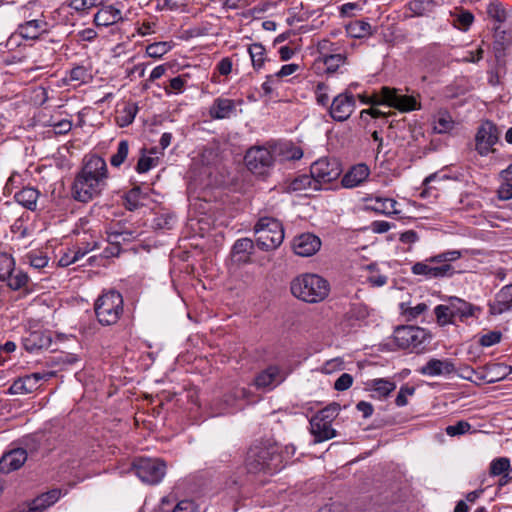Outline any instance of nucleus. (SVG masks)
I'll use <instances>...</instances> for the list:
<instances>
[{
  "label": "nucleus",
  "instance_id": "50",
  "mask_svg": "<svg viewBox=\"0 0 512 512\" xmlns=\"http://www.w3.org/2000/svg\"><path fill=\"white\" fill-rule=\"evenodd\" d=\"M471 428L470 424L465 421H459L455 425H449L446 427V433L449 436L461 435L469 431Z\"/></svg>",
  "mask_w": 512,
  "mask_h": 512
},
{
  "label": "nucleus",
  "instance_id": "42",
  "mask_svg": "<svg viewBox=\"0 0 512 512\" xmlns=\"http://www.w3.org/2000/svg\"><path fill=\"white\" fill-rule=\"evenodd\" d=\"M129 152V143L127 140H121L118 144L117 152L111 156L110 163L113 167L121 166L126 160Z\"/></svg>",
  "mask_w": 512,
  "mask_h": 512
},
{
  "label": "nucleus",
  "instance_id": "56",
  "mask_svg": "<svg viewBox=\"0 0 512 512\" xmlns=\"http://www.w3.org/2000/svg\"><path fill=\"white\" fill-rule=\"evenodd\" d=\"M69 77L71 81L84 83L87 77V70L83 66H76L70 70Z\"/></svg>",
  "mask_w": 512,
  "mask_h": 512
},
{
  "label": "nucleus",
  "instance_id": "6",
  "mask_svg": "<svg viewBox=\"0 0 512 512\" xmlns=\"http://www.w3.org/2000/svg\"><path fill=\"white\" fill-rule=\"evenodd\" d=\"M257 234L256 243L261 250H274L284 240L282 223L271 217H262L254 227Z\"/></svg>",
  "mask_w": 512,
  "mask_h": 512
},
{
  "label": "nucleus",
  "instance_id": "58",
  "mask_svg": "<svg viewBox=\"0 0 512 512\" xmlns=\"http://www.w3.org/2000/svg\"><path fill=\"white\" fill-rule=\"evenodd\" d=\"M327 90V85L324 82H319L316 86V94H317V103L322 106H327L329 102V97L325 91Z\"/></svg>",
  "mask_w": 512,
  "mask_h": 512
},
{
  "label": "nucleus",
  "instance_id": "52",
  "mask_svg": "<svg viewBox=\"0 0 512 512\" xmlns=\"http://www.w3.org/2000/svg\"><path fill=\"white\" fill-rule=\"evenodd\" d=\"M501 340V333L498 331H490L480 338V344L484 347H490L499 343Z\"/></svg>",
  "mask_w": 512,
  "mask_h": 512
},
{
  "label": "nucleus",
  "instance_id": "18",
  "mask_svg": "<svg viewBox=\"0 0 512 512\" xmlns=\"http://www.w3.org/2000/svg\"><path fill=\"white\" fill-rule=\"evenodd\" d=\"M28 459V452L24 448L12 449L1 457L0 472L8 474L20 469Z\"/></svg>",
  "mask_w": 512,
  "mask_h": 512
},
{
  "label": "nucleus",
  "instance_id": "5",
  "mask_svg": "<svg viewBox=\"0 0 512 512\" xmlns=\"http://www.w3.org/2000/svg\"><path fill=\"white\" fill-rule=\"evenodd\" d=\"M123 304V297L118 291L103 292L94 304L98 322L103 326L116 324L123 314Z\"/></svg>",
  "mask_w": 512,
  "mask_h": 512
},
{
  "label": "nucleus",
  "instance_id": "39",
  "mask_svg": "<svg viewBox=\"0 0 512 512\" xmlns=\"http://www.w3.org/2000/svg\"><path fill=\"white\" fill-rule=\"evenodd\" d=\"M26 263L35 269H42L47 266L49 258L41 251H31L24 257Z\"/></svg>",
  "mask_w": 512,
  "mask_h": 512
},
{
  "label": "nucleus",
  "instance_id": "31",
  "mask_svg": "<svg viewBox=\"0 0 512 512\" xmlns=\"http://www.w3.org/2000/svg\"><path fill=\"white\" fill-rule=\"evenodd\" d=\"M38 197L39 191L32 187L23 188L14 195L17 203L31 211L36 210Z\"/></svg>",
  "mask_w": 512,
  "mask_h": 512
},
{
  "label": "nucleus",
  "instance_id": "60",
  "mask_svg": "<svg viewBox=\"0 0 512 512\" xmlns=\"http://www.w3.org/2000/svg\"><path fill=\"white\" fill-rule=\"evenodd\" d=\"M192 0H164V5L170 10H179L187 7Z\"/></svg>",
  "mask_w": 512,
  "mask_h": 512
},
{
  "label": "nucleus",
  "instance_id": "36",
  "mask_svg": "<svg viewBox=\"0 0 512 512\" xmlns=\"http://www.w3.org/2000/svg\"><path fill=\"white\" fill-rule=\"evenodd\" d=\"M399 308L402 316L405 317V320L410 322L417 319L421 314H423L428 309V305L425 303H419L414 307L409 306L408 303H400Z\"/></svg>",
  "mask_w": 512,
  "mask_h": 512
},
{
  "label": "nucleus",
  "instance_id": "2",
  "mask_svg": "<svg viewBox=\"0 0 512 512\" xmlns=\"http://www.w3.org/2000/svg\"><path fill=\"white\" fill-rule=\"evenodd\" d=\"M291 293L307 303H319L330 293V283L318 274H302L291 282Z\"/></svg>",
  "mask_w": 512,
  "mask_h": 512
},
{
  "label": "nucleus",
  "instance_id": "47",
  "mask_svg": "<svg viewBox=\"0 0 512 512\" xmlns=\"http://www.w3.org/2000/svg\"><path fill=\"white\" fill-rule=\"evenodd\" d=\"M372 387L374 391L379 394V396L387 397L392 391L395 390L396 385L394 382L386 379H374L372 381Z\"/></svg>",
  "mask_w": 512,
  "mask_h": 512
},
{
  "label": "nucleus",
  "instance_id": "30",
  "mask_svg": "<svg viewBox=\"0 0 512 512\" xmlns=\"http://www.w3.org/2000/svg\"><path fill=\"white\" fill-rule=\"evenodd\" d=\"M507 367L501 365V364H492L487 367H485L484 372H477L475 370H471L476 376L479 381H484L486 383H494L498 380L503 379L506 375Z\"/></svg>",
  "mask_w": 512,
  "mask_h": 512
},
{
  "label": "nucleus",
  "instance_id": "46",
  "mask_svg": "<svg viewBox=\"0 0 512 512\" xmlns=\"http://www.w3.org/2000/svg\"><path fill=\"white\" fill-rule=\"evenodd\" d=\"M487 14L488 16L495 20L498 23H503L506 21L507 13L499 2H491L487 6Z\"/></svg>",
  "mask_w": 512,
  "mask_h": 512
},
{
  "label": "nucleus",
  "instance_id": "25",
  "mask_svg": "<svg viewBox=\"0 0 512 512\" xmlns=\"http://www.w3.org/2000/svg\"><path fill=\"white\" fill-rule=\"evenodd\" d=\"M370 170L366 164H357L353 166L342 177L341 183L345 188H354L362 184L369 176Z\"/></svg>",
  "mask_w": 512,
  "mask_h": 512
},
{
  "label": "nucleus",
  "instance_id": "11",
  "mask_svg": "<svg viewBox=\"0 0 512 512\" xmlns=\"http://www.w3.org/2000/svg\"><path fill=\"white\" fill-rule=\"evenodd\" d=\"M500 131L495 123L485 120L477 129L475 149L481 156L495 152L493 146L499 141Z\"/></svg>",
  "mask_w": 512,
  "mask_h": 512
},
{
  "label": "nucleus",
  "instance_id": "7",
  "mask_svg": "<svg viewBox=\"0 0 512 512\" xmlns=\"http://www.w3.org/2000/svg\"><path fill=\"white\" fill-rule=\"evenodd\" d=\"M430 338V334L425 329L417 326H399L393 334L394 342L398 348L416 353L424 349Z\"/></svg>",
  "mask_w": 512,
  "mask_h": 512
},
{
  "label": "nucleus",
  "instance_id": "8",
  "mask_svg": "<svg viewBox=\"0 0 512 512\" xmlns=\"http://www.w3.org/2000/svg\"><path fill=\"white\" fill-rule=\"evenodd\" d=\"M132 469L138 478L147 484H158L166 473V464L158 458H138Z\"/></svg>",
  "mask_w": 512,
  "mask_h": 512
},
{
  "label": "nucleus",
  "instance_id": "64",
  "mask_svg": "<svg viewBox=\"0 0 512 512\" xmlns=\"http://www.w3.org/2000/svg\"><path fill=\"white\" fill-rule=\"evenodd\" d=\"M356 408L362 413L364 418L370 417L374 411L372 404L366 401L358 402Z\"/></svg>",
  "mask_w": 512,
  "mask_h": 512
},
{
  "label": "nucleus",
  "instance_id": "49",
  "mask_svg": "<svg viewBox=\"0 0 512 512\" xmlns=\"http://www.w3.org/2000/svg\"><path fill=\"white\" fill-rule=\"evenodd\" d=\"M167 52V44L164 42L153 43L147 46L146 53L149 57L159 58Z\"/></svg>",
  "mask_w": 512,
  "mask_h": 512
},
{
  "label": "nucleus",
  "instance_id": "63",
  "mask_svg": "<svg viewBox=\"0 0 512 512\" xmlns=\"http://www.w3.org/2000/svg\"><path fill=\"white\" fill-rule=\"evenodd\" d=\"M418 240L419 236L414 230H407L400 235V241L405 244H413Z\"/></svg>",
  "mask_w": 512,
  "mask_h": 512
},
{
  "label": "nucleus",
  "instance_id": "15",
  "mask_svg": "<svg viewBox=\"0 0 512 512\" xmlns=\"http://www.w3.org/2000/svg\"><path fill=\"white\" fill-rule=\"evenodd\" d=\"M285 378L286 374L279 367L269 366L256 375L254 385L257 389L272 390L281 384Z\"/></svg>",
  "mask_w": 512,
  "mask_h": 512
},
{
  "label": "nucleus",
  "instance_id": "43",
  "mask_svg": "<svg viewBox=\"0 0 512 512\" xmlns=\"http://www.w3.org/2000/svg\"><path fill=\"white\" fill-rule=\"evenodd\" d=\"M138 107L135 104H127L120 115L117 116V122L120 126L124 127L131 124L137 114Z\"/></svg>",
  "mask_w": 512,
  "mask_h": 512
},
{
  "label": "nucleus",
  "instance_id": "10",
  "mask_svg": "<svg viewBox=\"0 0 512 512\" xmlns=\"http://www.w3.org/2000/svg\"><path fill=\"white\" fill-rule=\"evenodd\" d=\"M247 169L255 175H265L274 163L271 149L264 145L250 147L244 156Z\"/></svg>",
  "mask_w": 512,
  "mask_h": 512
},
{
  "label": "nucleus",
  "instance_id": "51",
  "mask_svg": "<svg viewBox=\"0 0 512 512\" xmlns=\"http://www.w3.org/2000/svg\"><path fill=\"white\" fill-rule=\"evenodd\" d=\"M415 392V389L413 387L409 386H402L397 394V397L395 399V403L398 407H403L407 405L408 400L407 397L413 395Z\"/></svg>",
  "mask_w": 512,
  "mask_h": 512
},
{
  "label": "nucleus",
  "instance_id": "21",
  "mask_svg": "<svg viewBox=\"0 0 512 512\" xmlns=\"http://www.w3.org/2000/svg\"><path fill=\"white\" fill-rule=\"evenodd\" d=\"M61 495L62 491L58 488L42 493L33 499L26 507H23L19 512H43L55 504L60 499Z\"/></svg>",
  "mask_w": 512,
  "mask_h": 512
},
{
  "label": "nucleus",
  "instance_id": "32",
  "mask_svg": "<svg viewBox=\"0 0 512 512\" xmlns=\"http://www.w3.org/2000/svg\"><path fill=\"white\" fill-rule=\"evenodd\" d=\"M289 189L291 191H303V190H320L319 185L316 183L312 174H303L295 177L289 184Z\"/></svg>",
  "mask_w": 512,
  "mask_h": 512
},
{
  "label": "nucleus",
  "instance_id": "1",
  "mask_svg": "<svg viewBox=\"0 0 512 512\" xmlns=\"http://www.w3.org/2000/svg\"><path fill=\"white\" fill-rule=\"evenodd\" d=\"M108 169L105 160L97 155L84 158L81 170L76 174L72 187V197L87 203L101 195L107 185Z\"/></svg>",
  "mask_w": 512,
  "mask_h": 512
},
{
  "label": "nucleus",
  "instance_id": "17",
  "mask_svg": "<svg viewBox=\"0 0 512 512\" xmlns=\"http://www.w3.org/2000/svg\"><path fill=\"white\" fill-rule=\"evenodd\" d=\"M52 343L51 334L46 330H29L22 338L24 349L30 353L47 349Z\"/></svg>",
  "mask_w": 512,
  "mask_h": 512
},
{
  "label": "nucleus",
  "instance_id": "61",
  "mask_svg": "<svg viewBox=\"0 0 512 512\" xmlns=\"http://www.w3.org/2000/svg\"><path fill=\"white\" fill-rule=\"evenodd\" d=\"M299 69V65L295 63L286 64L281 67V69L276 73V76L279 78L289 76L295 73Z\"/></svg>",
  "mask_w": 512,
  "mask_h": 512
},
{
  "label": "nucleus",
  "instance_id": "41",
  "mask_svg": "<svg viewBox=\"0 0 512 512\" xmlns=\"http://www.w3.org/2000/svg\"><path fill=\"white\" fill-rule=\"evenodd\" d=\"M510 467L511 464L509 458H496L490 463L489 473L491 476H500L506 472H509Z\"/></svg>",
  "mask_w": 512,
  "mask_h": 512
},
{
  "label": "nucleus",
  "instance_id": "13",
  "mask_svg": "<svg viewBox=\"0 0 512 512\" xmlns=\"http://www.w3.org/2000/svg\"><path fill=\"white\" fill-rule=\"evenodd\" d=\"M380 97L383 98V103L400 110L401 112H409L420 109L421 105L416 97L412 95H401L395 88L382 87Z\"/></svg>",
  "mask_w": 512,
  "mask_h": 512
},
{
  "label": "nucleus",
  "instance_id": "4",
  "mask_svg": "<svg viewBox=\"0 0 512 512\" xmlns=\"http://www.w3.org/2000/svg\"><path fill=\"white\" fill-rule=\"evenodd\" d=\"M281 463L277 447L257 445L249 448L245 459V468L248 473L252 474L260 472L272 474L282 468Z\"/></svg>",
  "mask_w": 512,
  "mask_h": 512
},
{
  "label": "nucleus",
  "instance_id": "54",
  "mask_svg": "<svg viewBox=\"0 0 512 512\" xmlns=\"http://www.w3.org/2000/svg\"><path fill=\"white\" fill-rule=\"evenodd\" d=\"M102 4V0H72L71 6L75 10H86Z\"/></svg>",
  "mask_w": 512,
  "mask_h": 512
},
{
  "label": "nucleus",
  "instance_id": "28",
  "mask_svg": "<svg viewBox=\"0 0 512 512\" xmlns=\"http://www.w3.org/2000/svg\"><path fill=\"white\" fill-rule=\"evenodd\" d=\"M310 431L315 437V442H323L336 436V431L332 428L331 423H326L318 418H311Z\"/></svg>",
  "mask_w": 512,
  "mask_h": 512
},
{
  "label": "nucleus",
  "instance_id": "38",
  "mask_svg": "<svg viewBox=\"0 0 512 512\" xmlns=\"http://www.w3.org/2000/svg\"><path fill=\"white\" fill-rule=\"evenodd\" d=\"M346 57L340 53L325 55L322 58L326 73H334L344 64Z\"/></svg>",
  "mask_w": 512,
  "mask_h": 512
},
{
  "label": "nucleus",
  "instance_id": "26",
  "mask_svg": "<svg viewBox=\"0 0 512 512\" xmlns=\"http://www.w3.org/2000/svg\"><path fill=\"white\" fill-rule=\"evenodd\" d=\"M122 14L119 9L112 5L103 6L95 15L94 23L96 26H111L122 21Z\"/></svg>",
  "mask_w": 512,
  "mask_h": 512
},
{
  "label": "nucleus",
  "instance_id": "23",
  "mask_svg": "<svg viewBox=\"0 0 512 512\" xmlns=\"http://www.w3.org/2000/svg\"><path fill=\"white\" fill-rule=\"evenodd\" d=\"M48 32V23L43 19H34L20 24L17 33L24 39L35 40Z\"/></svg>",
  "mask_w": 512,
  "mask_h": 512
},
{
  "label": "nucleus",
  "instance_id": "3",
  "mask_svg": "<svg viewBox=\"0 0 512 512\" xmlns=\"http://www.w3.org/2000/svg\"><path fill=\"white\" fill-rule=\"evenodd\" d=\"M462 256L459 250H449L426 258L424 261L416 262L411 267L414 275L425 276L427 279L445 278L454 275L455 270L450 262L460 259Z\"/></svg>",
  "mask_w": 512,
  "mask_h": 512
},
{
  "label": "nucleus",
  "instance_id": "9",
  "mask_svg": "<svg viewBox=\"0 0 512 512\" xmlns=\"http://www.w3.org/2000/svg\"><path fill=\"white\" fill-rule=\"evenodd\" d=\"M0 282H5L14 291L25 288L29 282L27 273L15 269L13 256L2 251H0Z\"/></svg>",
  "mask_w": 512,
  "mask_h": 512
},
{
  "label": "nucleus",
  "instance_id": "19",
  "mask_svg": "<svg viewBox=\"0 0 512 512\" xmlns=\"http://www.w3.org/2000/svg\"><path fill=\"white\" fill-rule=\"evenodd\" d=\"M253 252L254 242L250 238L238 239L235 241L231 249V262L238 266L250 263Z\"/></svg>",
  "mask_w": 512,
  "mask_h": 512
},
{
  "label": "nucleus",
  "instance_id": "14",
  "mask_svg": "<svg viewBox=\"0 0 512 512\" xmlns=\"http://www.w3.org/2000/svg\"><path fill=\"white\" fill-rule=\"evenodd\" d=\"M355 108V98L352 93L344 92L336 96L330 107V116L338 122L346 121Z\"/></svg>",
  "mask_w": 512,
  "mask_h": 512
},
{
  "label": "nucleus",
  "instance_id": "33",
  "mask_svg": "<svg viewBox=\"0 0 512 512\" xmlns=\"http://www.w3.org/2000/svg\"><path fill=\"white\" fill-rule=\"evenodd\" d=\"M146 197L139 186L130 189L124 196L125 208L134 211L143 205L142 200Z\"/></svg>",
  "mask_w": 512,
  "mask_h": 512
},
{
  "label": "nucleus",
  "instance_id": "35",
  "mask_svg": "<svg viewBox=\"0 0 512 512\" xmlns=\"http://www.w3.org/2000/svg\"><path fill=\"white\" fill-rule=\"evenodd\" d=\"M436 2L434 0H411L408 8L414 16H424L434 11Z\"/></svg>",
  "mask_w": 512,
  "mask_h": 512
},
{
  "label": "nucleus",
  "instance_id": "22",
  "mask_svg": "<svg viewBox=\"0 0 512 512\" xmlns=\"http://www.w3.org/2000/svg\"><path fill=\"white\" fill-rule=\"evenodd\" d=\"M449 308L455 320L464 322L469 317H477L481 308L459 298H453L449 302Z\"/></svg>",
  "mask_w": 512,
  "mask_h": 512
},
{
  "label": "nucleus",
  "instance_id": "34",
  "mask_svg": "<svg viewBox=\"0 0 512 512\" xmlns=\"http://www.w3.org/2000/svg\"><path fill=\"white\" fill-rule=\"evenodd\" d=\"M248 53L253 68L255 70L261 69L267 59L265 47L261 43H253L248 46Z\"/></svg>",
  "mask_w": 512,
  "mask_h": 512
},
{
  "label": "nucleus",
  "instance_id": "37",
  "mask_svg": "<svg viewBox=\"0 0 512 512\" xmlns=\"http://www.w3.org/2000/svg\"><path fill=\"white\" fill-rule=\"evenodd\" d=\"M371 29V25L362 20H355L347 27L349 35L354 38H364L371 35Z\"/></svg>",
  "mask_w": 512,
  "mask_h": 512
},
{
  "label": "nucleus",
  "instance_id": "29",
  "mask_svg": "<svg viewBox=\"0 0 512 512\" xmlns=\"http://www.w3.org/2000/svg\"><path fill=\"white\" fill-rule=\"evenodd\" d=\"M512 308V284L501 288L497 293L495 304L490 307L492 314H502Z\"/></svg>",
  "mask_w": 512,
  "mask_h": 512
},
{
  "label": "nucleus",
  "instance_id": "24",
  "mask_svg": "<svg viewBox=\"0 0 512 512\" xmlns=\"http://www.w3.org/2000/svg\"><path fill=\"white\" fill-rule=\"evenodd\" d=\"M236 112L235 101L228 98H216L209 108V115L212 119L230 118Z\"/></svg>",
  "mask_w": 512,
  "mask_h": 512
},
{
  "label": "nucleus",
  "instance_id": "44",
  "mask_svg": "<svg viewBox=\"0 0 512 512\" xmlns=\"http://www.w3.org/2000/svg\"><path fill=\"white\" fill-rule=\"evenodd\" d=\"M434 313L436 315L437 323L441 326L455 323V320L449 308V304L436 306L434 309Z\"/></svg>",
  "mask_w": 512,
  "mask_h": 512
},
{
  "label": "nucleus",
  "instance_id": "59",
  "mask_svg": "<svg viewBox=\"0 0 512 512\" xmlns=\"http://www.w3.org/2000/svg\"><path fill=\"white\" fill-rule=\"evenodd\" d=\"M497 194H498V198L500 200L512 199V183H509V182L503 183L499 187Z\"/></svg>",
  "mask_w": 512,
  "mask_h": 512
},
{
  "label": "nucleus",
  "instance_id": "12",
  "mask_svg": "<svg viewBox=\"0 0 512 512\" xmlns=\"http://www.w3.org/2000/svg\"><path fill=\"white\" fill-rule=\"evenodd\" d=\"M310 173L321 188L322 184H328L336 180L341 174V169L336 160L320 158L312 163Z\"/></svg>",
  "mask_w": 512,
  "mask_h": 512
},
{
  "label": "nucleus",
  "instance_id": "53",
  "mask_svg": "<svg viewBox=\"0 0 512 512\" xmlns=\"http://www.w3.org/2000/svg\"><path fill=\"white\" fill-rule=\"evenodd\" d=\"M353 384V377L348 373H343L334 383V389L337 391H344L350 388Z\"/></svg>",
  "mask_w": 512,
  "mask_h": 512
},
{
  "label": "nucleus",
  "instance_id": "40",
  "mask_svg": "<svg viewBox=\"0 0 512 512\" xmlns=\"http://www.w3.org/2000/svg\"><path fill=\"white\" fill-rule=\"evenodd\" d=\"M474 21V15L468 11L461 9L459 13L454 15L453 25L463 31L468 30Z\"/></svg>",
  "mask_w": 512,
  "mask_h": 512
},
{
  "label": "nucleus",
  "instance_id": "20",
  "mask_svg": "<svg viewBox=\"0 0 512 512\" xmlns=\"http://www.w3.org/2000/svg\"><path fill=\"white\" fill-rule=\"evenodd\" d=\"M321 247L320 239L311 233H305L296 237L293 241L294 252L303 257L315 254Z\"/></svg>",
  "mask_w": 512,
  "mask_h": 512
},
{
  "label": "nucleus",
  "instance_id": "55",
  "mask_svg": "<svg viewBox=\"0 0 512 512\" xmlns=\"http://www.w3.org/2000/svg\"><path fill=\"white\" fill-rule=\"evenodd\" d=\"M155 165L156 159L147 156H142L136 165V171L138 173H145Z\"/></svg>",
  "mask_w": 512,
  "mask_h": 512
},
{
  "label": "nucleus",
  "instance_id": "57",
  "mask_svg": "<svg viewBox=\"0 0 512 512\" xmlns=\"http://www.w3.org/2000/svg\"><path fill=\"white\" fill-rule=\"evenodd\" d=\"M172 512H200L197 505L190 500L180 501Z\"/></svg>",
  "mask_w": 512,
  "mask_h": 512
},
{
  "label": "nucleus",
  "instance_id": "16",
  "mask_svg": "<svg viewBox=\"0 0 512 512\" xmlns=\"http://www.w3.org/2000/svg\"><path fill=\"white\" fill-rule=\"evenodd\" d=\"M364 202L366 210L389 217L400 214V210L397 209L398 203L393 198L368 195L364 198Z\"/></svg>",
  "mask_w": 512,
  "mask_h": 512
},
{
  "label": "nucleus",
  "instance_id": "45",
  "mask_svg": "<svg viewBox=\"0 0 512 512\" xmlns=\"http://www.w3.org/2000/svg\"><path fill=\"white\" fill-rule=\"evenodd\" d=\"M340 411V406L337 403H333L320 410L317 414L313 416V418H318L321 421H325L326 423H331L337 417Z\"/></svg>",
  "mask_w": 512,
  "mask_h": 512
},
{
  "label": "nucleus",
  "instance_id": "27",
  "mask_svg": "<svg viewBox=\"0 0 512 512\" xmlns=\"http://www.w3.org/2000/svg\"><path fill=\"white\" fill-rule=\"evenodd\" d=\"M454 370V364L449 360L431 359L421 368L420 372L423 375L438 376L450 374L454 372Z\"/></svg>",
  "mask_w": 512,
  "mask_h": 512
},
{
  "label": "nucleus",
  "instance_id": "48",
  "mask_svg": "<svg viewBox=\"0 0 512 512\" xmlns=\"http://www.w3.org/2000/svg\"><path fill=\"white\" fill-rule=\"evenodd\" d=\"M453 127V121L449 115H441L435 122L434 129L437 133H446Z\"/></svg>",
  "mask_w": 512,
  "mask_h": 512
},
{
  "label": "nucleus",
  "instance_id": "62",
  "mask_svg": "<svg viewBox=\"0 0 512 512\" xmlns=\"http://www.w3.org/2000/svg\"><path fill=\"white\" fill-rule=\"evenodd\" d=\"M217 69L221 75H228L232 71V61L230 58H223L217 65Z\"/></svg>",
  "mask_w": 512,
  "mask_h": 512
}]
</instances>
